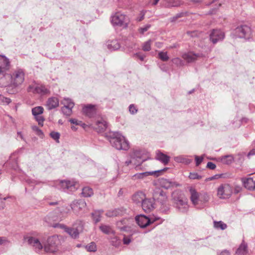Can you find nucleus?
Here are the masks:
<instances>
[{
  "instance_id": "1",
  "label": "nucleus",
  "mask_w": 255,
  "mask_h": 255,
  "mask_svg": "<svg viewBox=\"0 0 255 255\" xmlns=\"http://www.w3.org/2000/svg\"><path fill=\"white\" fill-rule=\"evenodd\" d=\"M12 80V84L7 87V91L10 94L17 92V87L20 85L24 80V73L22 69L15 71L12 75H10Z\"/></svg>"
},
{
  "instance_id": "2",
  "label": "nucleus",
  "mask_w": 255,
  "mask_h": 255,
  "mask_svg": "<svg viewBox=\"0 0 255 255\" xmlns=\"http://www.w3.org/2000/svg\"><path fill=\"white\" fill-rule=\"evenodd\" d=\"M110 142L112 146L118 150H127L129 148L128 141L119 132L113 134V137L110 138Z\"/></svg>"
},
{
  "instance_id": "3",
  "label": "nucleus",
  "mask_w": 255,
  "mask_h": 255,
  "mask_svg": "<svg viewBox=\"0 0 255 255\" xmlns=\"http://www.w3.org/2000/svg\"><path fill=\"white\" fill-rule=\"evenodd\" d=\"M111 21L114 26L126 28L128 26L129 19L124 13L121 12H117L111 16Z\"/></svg>"
},
{
  "instance_id": "4",
  "label": "nucleus",
  "mask_w": 255,
  "mask_h": 255,
  "mask_svg": "<svg viewBox=\"0 0 255 255\" xmlns=\"http://www.w3.org/2000/svg\"><path fill=\"white\" fill-rule=\"evenodd\" d=\"M57 210L60 213L59 216H56L54 213L51 212L44 217L43 221L47 223L48 226L51 227L53 224V222L62 221L66 217L67 213H63V210H61L60 208Z\"/></svg>"
},
{
  "instance_id": "5",
  "label": "nucleus",
  "mask_w": 255,
  "mask_h": 255,
  "mask_svg": "<svg viewBox=\"0 0 255 255\" xmlns=\"http://www.w3.org/2000/svg\"><path fill=\"white\" fill-rule=\"evenodd\" d=\"M59 243V239L57 236L49 237L47 239L46 244L44 246V250L47 253H54L56 251Z\"/></svg>"
},
{
  "instance_id": "6",
  "label": "nucleus",
  "mask_w": 255,
  "mask_h": 255,
  "mask_svg": "<svg viewBox=\"0 0 255 255\" xmlns=\"http://www.w3.org/2000/svg\"><path fill=\"white\" fill-rule=\"evenodd\" d=\"M10 67V61L5 56L0 55V76L10 77V75L6 73Z\"/></svg>"
},
{
  "instance_id": "7",
  "label": "nucleus",
  "mask_w": 255,
  "mask_h": 255,
  "mask_svg": "<svg viewBox=\"0 0 255 255\" xmlns=\"http://www.w3.org/2000/svg\"><path fill=\"white\" fill-rule=\"evenodd\" d=\"M232 188L229 184H222L217 189V196L221 199H228L232 195Z\"/></svg>"
},
{
  "instance_id": "8",
  "label": "nucleus",
  "mask_w": 255,
  "mask_h": 255,
  "mask_svg": "<svg viewBox=\"0 0 255 255\" xmlns=\"http://www.w3.org/2000/svg\"><path fill=\"white\" fill-rule=\"evenodd\" d=\"M78 184L73 180H61L59 184L60 188L65 192H74L78 188Z\"/></svg>"
},
{
  "instance_id": "9",
  "label": "nucleus",
  "mask_w": 255,
  "mask_h": 255,
  "mask_svg": "<svg viewBox=\"0 0 255 255\" xmlns=\"http://www.w3.org/2000/svg\"><path fill=\"white\" fill-rule=\"evenodd\" d=\"M153 198L154 200L160 203L162 206H166L167 197L166 193L159 188L155 189L153 193Z\"/></svg>"
},
{
  "instance_id": "10",
  "label": "nucleus",
  "mask_w": 255,
  "mask_h": 255,
  "mask_svg": "<svg viewBox=\"0 0 255 255\" xmlns=\"http://www.w3.org/2000/svg\"><path fill=\"white\" fill-rule=\"evenodd\" d=\"M252 33L251 28L246 25L238 26L235 30V34L240 38L249 37Z\"/></svg>"
},
{
  "instance_id": "11",
  "label": "nucleus",
  "mask_w": 255,
  "mask_h": 255,
  "mask_svg": "<svg viewBox=\"0 0 255 255\" xmlns=\"http://www.w3.org/2000/svg\"><path fill=\"white\" fill-rule=\"evenodd\" d=\"M166 169V168H164L163 169L157 170L154 171L145 172L142 173H136L133 176V178L134 180L143 179L144 177L149 175H153L157 177L160 175V173H162L163 171H164Z\"/></svg>"
},
{
  "instance_id": "12",
  "label": "nucleus",
  "mask_w": 255,
  "mask_h": 255,
  "mask_svg": "<svg viewBox=\"0 0 255 255\" xmlns=\"http://www.w3.org/2000/svg\"><path fill=\"white\" fill-rule=\"evenodd\" d=\"M224 37V33L219 29H213L210 35V40L214 44L223 40Z\"/></svg>"
},
{
  "instance_id": "13",
  "label": "nucleus",
  "mask_w": 255,
  "mask_h": 255,
  "mask_svg": "<svg viewBox=\"0 0 255 255\" xmlns=\"http://www.w3.org/2000/svg\"><path fill=\"white\" fill-rule=\"evenodd\" d=\"M108 124L107 122L102 118L97 120L93 128L98 132H103L107 129Z\"/></svg>"
},
{
  "instance_id": "14",
  "label": "nucleus",
  "mask_w": 255,
  "mask_h": 255,
  "mask_svg": "<svg viewBox=\"0 0 255 255\" xmlns=\"http://www.w3.org/2000/svg\"><path fill=\"white\" fill-rule=\"evenodd\" d=\"M24 239L25 241L27 242L29 245L32 246L38 251L43 248V246L38 239L32 237H25Z\"/></svg>"
},
{
  "instance_id": "15",
  "label": "nucleus",
  "mask_w": 255,
  "mask_h": 255,
  "mask_svg": "<svg viewBox=\"0 0 255 255\" xmlns=\"http://www.w3.org/2000/svg\"><path fill=\"white\" fill-rule=\"evenodd\" d=\"M202 54L197 53L196 54L193 52H189L188 53H184L182 57L188 63L193 62L198 59V58L201 57Z\"/></svg>"
},
{
  "instance_id": "16",
  "label": "nucleus",
  "mask_w": 255,
  "mask_h": 255,
  "mask_svg": "<svg viewBox=\"0 0 255 255\" xmlns=\"http://www.w3.org/2000/svg\"><path fill=\"white\" fill-rule=\"evenodd\" d=\"M135 221L141 228H145L151 223L150 220L146 216L142 215L136 216Z\"/></svg>"
},
{
  "instance_id": "17",
  "label": "nucleus",
  "mask_w": 255,
  "mask_h": 255,
  "mask_svg": "<svg viewBox=\"0 0 255 255\" xmlns=\"http://www.w3.org/2000/svg\"><path fill=\"white\" fill-rule=\"evenodd\" d=\"M59 99L55 97L49 98L46 104V107L48 110L50 111L59 106Z\"/></svg>"
},
{
  "instance_id": "18",
  "label": "nucleus",
  "mask_w": 255,
  "mask_h": 255,
  "mask_svg": "<svg viewBox=\"0 0 255 255\" xmlns=\"http://www.w3.org/2000/svg\"><path fill=\"white\" fill-rule=\"evenodd\" d=\"M143 210L146 212H150L154 208L153 201L150 199H144L141 204Z\"/></svg>"
},
{
  "instance_id": "19",
  "label": "nucleus",
  "mask_w": 255,
  "mask_h": 255,
  "mask_svg": "<svg viewBox=\"0 0 255 255\" xmlns=\"http://www.w3.org/2000/svg\"><path fill=\"white\" fill-rule=\"evenodd\" d=\"M189 192L190 194V199L192 203L194 205H197L198 204L199 201L200 200L199 193L193 188H191L190 189Z\"/></svg>"
},
{
  "instance_id": "20",
  "label": "nucleus",
  "mask_w": 255,
  "mask_h": 255,
  "mask_svg": "<svg viewBox=\"0 0 255 255\" xmlns=\"http://www.w3.org/2000/svg\"><path fill=\"white\" fill-rule=\"evenodd\" d=\"M244 186L249 190H254L255 188V181L253 178H243L242 179Z\"/></svg>"
},
{
  "instance_id": "21",
  "label": "nucleus",
  "mask_w": 255,
  "mask_h": 255,
  "mask_svg": "<svg viewBox=\"0 0 255 255\" xmlns=\"http://www.w3.org/2000/svg\"><path fill=\"white\" fill-rule=\"evenodd\" d=\"M175 204L176 205V208H177L181 212H186L188 208L187 200L186 198L180 200L179 202H178Z\"/></svg>"
},
{
  "instance_id": "22",
  "label": "nucleus",
  "mask_w": 255,
  "mask_h": 255,
  "mask_svg": "<svg viewBox=\"0 0 255 255\" xmlns=\"http://www.w3.org/2000/svg\"><path fill=\"white\" fill-rule=\"evenodd\" d=\"M145 198V195L142 192H137L133 195L132 200L134 203L137 204L142 203Z\"/></svg>"
},
{
  "instance_id": "23",
  "label": "nucleus",
  "mask_w": 255,
  "mask_h": 255,
  "mask_svg": "<svg viewBox=\"0 0 255 255\" xmlns=\"http://www.w3.org/2000/svg\"><path fill=\"white\" fill-rule=\"evenodd\" d=\"M106 45L110 50H116L120 47V44L117 40H109L106 42Z\"/></svg>"
},
{
  "instance_id": "24",
  "label": "nucleus",
  "mask_w": 255,
  "mask_h": 255,
  "mask_svg": "<svg viewBox=\"0 0 255 255\" xmlns=\"http://www.w3.org/2000/svg\"><path fill=\"white\" fill-rule=\"evenodd\" d=\"M66 232L73 239H76L79 237V232L77 227H74L73 226L71 228H66Z\"/></svg>"
},
{
  "instance_id": "25",
  "label": "nucleus",
  "mask_w": 255,
  "mask_h": 255,
  "mask_svg": "<svg viewBox=\"0 0 255 255\" xmlns=\"http://www.w3.org/2000/svg\"><path fill=\"white\" fill-rule=\"evenodd\" d=\"M83 112L89 117H92L96 113V109L94 106L89 105L83 109Z\"/></svg>"
},
{
  "instance_id": "26",
  "label": "nucleus",
  "mask_w": 255,
  "mask_h": 255,
  "mask_svg": "<svg viewBox=\"0 0 255 255\" xmlns=\"http://www.w3.org/2000/svg\"><path fill=\"white\" fill-rule=\"evenodd\" d=\"M33 93L44 95L49 94V90L45 86L41 85L40 86H35Z\"/></svg>"
},
{
  "instance_id": "27",
  "label": "nucleus",
  "mask_w": 255,
  "mask_h": 255,
  "mask_svg": "<svg viewBox=\"0 0 255 255\" xmlns=\"http://www.w3.org/2000/svg\"><path fill=\"white\" fill-rule=\"evenodd\" d=\"M172 199L174 204H176L180 200L185 198V196L179 191H175L173 192L172 194Z\"/></svg>"
},
{
  "instance_id": "28",
  "label": "nucleus",
  "mask_w": 255,
  "mask_h": 255,
  "mask_svg": "<svg viewBox=\"0 0 255 255\" xmlns=\"http://www.w3.org/2000/svg\"><path fill=\"white\" fill-rule=\"evenodd\" d=\"M159 184L160 186L165 189H169L173 186V183L168 179L165 178H161L159 180Z\"/></svg>"
},
{
  "instance_id": "29",
  "label": "nucleus",
  "mask_w": 255,
  "mask_h": 255,
  "mask_svg": "<svg viewBox=\"0 0 255 255\" xmlns=\"http://www.w3.org/2000/svg\"><path fill=\"white\" fill-rule=\"evenodd\" d=\"M238 255H245L247 254V245L243 242L236 251Z\"/></svg>"
},
{
  "instance_id": "30",
  "label": "nucleus",
  "mask_w": 255,
  "mask_h": 255,
  "mask_svg": "<svg viewBox=\"0 0 255 255\" xmlns=\"http://www.w3.org/2000/svg\"><path fill=\"white\" fill-rule=\"evenodd\" d=\"M156 159L161 161L164 164H167L169 161V157L161 152L157 153Z\"/></svg>"
},
{
  "instance_id": "31",
  "label": "nucleus",
  "mask_w": 255,
  "mask_h": 255,
  "mask_svg": "<svg viewBox=\"0 0 255 255\" xmlns=\"http://www.w3.org/2000/svg\"><path fill=\"white\" fill-rule=\"evenodd\" d=\"M131 157H132L133 158H134V160L136 162L139 161L140 162V164L143 161V160H141V151L138 150H133L132 153L131 154Z\"/></svg>"
},
{
  "instance_id": "32",
  "label": "nucleus",
  "mask_w": 255,
  "mask_h": 255,
  "mask_svg": "<svg viewBox=\"0 0 255 255\" xmlns=\"http://www.w3.org/2000/svg\"><path fill=\"white\" fill-rule=\"evenodd\" d=\"M100 229L103 233L106 234H112L114 235L115 234L114 231L109 226L102 225L100 226Z\"/></svg>"
},
{
  "instance_id": "33",
  "label": "nucleus",
  "mask_w": 255,
  "mask_h": 255,
  "mask_svg": "<svg viewBox=\"0 0 255 255\" xmlns=\"http://www.w3.org/2000/svg\"><path fill=\"white\" fill-rule=\"evenodd\" d=\"M103 213V211L102 210H97L95 211L93 213H92L93 219L95 223H97L100 221L101 215Z\"/></svg>"
},
{
  "instance_id": "34",
  "label": "nucleus",
  "mask_w": 255,
  "mask_h": 255,
  "mask_svg": "<svg viewBox=\"0 0 255 255\" xmlns=\"http://www.w3.org/2000/svg\"><path fill=\"white\" fill-rule=\"evenodd\" d=\"M214 227L217 229L224 230L227 228V225L222 221H214Z\"/></svg>"
},
{
  "instance_id": "35",
  "label": "nucleus",
  "mask_w": 255,
  "mask_h": 255,
  "mask_svg": "<svg viewBox=\"0 0 255 255\" xmlns=\"http://www.w3.org/2000/svg\"><path fill=\"white\" fill-rule=\"evenodd\" d=\"M165 4L167 6H178L181 4V1L180 0H165Z\"/></svg>"
},
{
  "instance_id": "36",
  "label": "nucleus",
  "mask_w": 255,
  "mask_h": 255,
  "mask_svg": "<svg viewBox=\"0 0 255 255\" xmlns=\"http://www.w3.org/2000/svg\"><path fill=\"white\" fill-rule=\"evenodd\" d=\"M234 160V157L232 155H226L222 157L221 161L226 164H230Z\"/></svg>"
},
{
  "instance_id": "37",
  "label": "nucleus",
  "mask_w": 255,
  "mask_h": 255,
  "mask_svg": "<svg viewBox=\"0 0 255 255\" xmlns=\"http://www.w3.org/2000/svg\"><path fill=\"white\" fill-rule=\"evenodd\" d=\"M82 194L84 197H90L93 194V189L89 187H85L82 189Z\"/></svg>"
},
{
  "instance_id": "38",
  "label": "nucleus",
  "mask_w": 255,
  "mask_h": 255,
  "mask_svg": "<svg viewBox=\"0 0 255 255\" xmlns=\"http://www.w3.org/2000/svg\"><path fill=\"white\" fill-rule=\"evenodd\" d=\"M44 109L41 106H38L32 109V114L35 117L43 113Z\"/></svg>"
},
{
  "instance_id": "39",
  "label": "nucleus",
  "mask_w": 255,
  "mask_h": 255,
  "mask_svg": "<svg viewBox=\"0 0 255 255\" xmlns=\"http://www.w3.org/2000/svg\"><path fill=\"white\" fill-rule=\"evenodd\" d=\"M61 104L64 105L63 107H68L69 108H73L74 106V103L71 99L68 98H64L62 101Z\"/></svg>"
},
{
  "instance_id": "40",
  "label": "nucleus",
  "mask_w": 255,
  "mask_h": 255,
  "mask_svg": "<svg viewBox=\"0 0 255 255\" xmlns=\"http://www.w3.org/2000/svg\"><path fill=\"white\" fill-rule=\"evenodd\" d=\"M127 220H123L117 222V226L122 231H127L128 227L126 225Z\"/></svg>"
},
{
  "instance_id": "41",
  "label": "nucleus",
  "mask_w": 255,
  "mask_h": 255,
  "mask_svg": "<svg viewBox=\"0 0 255 255\" xmlns=\"http://www.w3.org/2000/svg\"><path fill=\"white\" fill-rule=\"evenodd\" d=\"M125 164L126 166H128L129 165H132L133 166H135L136 168H137L139 165H140V162L139 161L136 162L134 158L131 157V159L129 160H127L125 162Z\"/></svg>"
},
{
  "instance_id": "42",
  "label": "nucleus",
  "mask_w": 255,
  "mask_h": 255,
  "mask_svg": "<svg viewBox=\"0 0 255 255\" xmlns=\"http://www.w3.org/2000/svg\"><path fill=\"white\" fill-rule=\"evenodd\" d=\"M85 248L89 252H95L97 251V247L95 243L91 242L85 246Z\"/></svg>"
},
{
  "instance_id": "43",
  "label": "nucleus",
  "mask_w": 255,
  "mask_h": 255,
  "mask_svg": "<svg viewBox=\"0 0 255 255\" xmlns=\"http://www.w3.org/2000/svg\"><path fill=\"white\" fill-rule=\"evenodd\" d=\"M175 160L177 162L184 163L186 164H188L190 163L192 161L191 159L185 158L182 156L176 157H175Z\"/></svg>"
},
{
  "instance_id": "44",
  "label": "nucleus",
  "mask_w": 255,
  "mask_h": 255,
  "mask_svg": "<svg viewBox=\"0 0 255 255\" xmlns=\"http://www.w3.org/2000/svg\"><path fill=\"white\" fill-rule=\"evenodd\" d=\"M110 240L112 245L114 246L117 247L121 244L120 240L116 236L111 237Z\"/></svg>"
},
{
  "instance_id": "45",
  "label": "nucleus",
  "mask_w": 255,
  "mask_h": 255,
  "mask_svg": "<svg viewBox=\"0 0 255 255\" xmlns=\"http://www.w3.org/2000/svg\"><path fill=\"white\" fill-rule=\"evenodd\" d=\"M121 211L119 209H115L113 211H109L106 213L108 217H111L113 216H117L121 215Z\"/></svg>"
},
{
  "instance_id": "46",
  "label": "nucleus",
  "mask_w": 255,
  "mask_h": 255,
  "mask_svg": "<svg viewBox=\"0 0 255 255\" xmlns=\"http://www.w3.org/2000/svg\"><path fill=\"white\" fill-rule=\"evenodd\" d=\"M73 108H69L68 107H62L61 108V111L63 114L66 116H69L72 114V109Z\"/></svg>"
},
{
  "instance_id": "47",
  "label": "nucleus",
  "mask_w": 255,
  "mask_h": 255,
  "mask_svg": "<svg viewBox=\"0 0 255 255\" xmlns=\"http://www.w3.org/2000/svg\"><path fill=\"white\" fill-rule=\"evenodd\" d=\"M152 41L148 40L146 42H144L142 46V50L144 51H148L151 49V44Z\"/></svg>"
},
{
  "instance_id": "48",
  "label": "nucleus",
  "mask_w": 255,
  "mask_h": 255,
  "mask_svg": "<svg viewBox=\"0 0 255 255\" xmlns=\"http://www.w3.org/2000/svg\"><path fill=\"white\" fill-rule=\"evenodd\" d=\"M159 58L163 61H167L169 59L167 52H160L158 53Z\"/></svg>"
},
{
  "instance_id": "49",
  "label": "nucleus",
  "mask_w": 255,
  "mask_h": 255,
  "mask_svg": "<svg viewBox=\"0 0 255 255\" xmlns=\"http://www.w3.org/2000/svg\"><path fill=\"white\" fill-rule=\"evenodd\" d=\"M50 135L51 138L54 139L57 142H59V139L60 138V134L58 132L52 131L50 133Z\"/></svg>"
},
{
  "instance_id": "50",
  "label": "nucleus",
  "mask_w": 255,
  "mask_h": 255,
  "mask_svg": "<svg viewBox=\"0 0 255 255\" xmlns=\"http://www.w3.org/2000/svg\"><path fill=\"white\" fill-rule=\"evenodd\" d=\"M35 120L37 121L38 125L41 126H43V122L45 120L44 117L42 116H35Z\"/></svg>"
},
{
  "instance_id": "51",
  "label": "nucleus",
  "mask_w": 255,
  "mask_h": 255,
  "mask_svg": "<svg viewBox=\"0 0 255 255\" xmlns=\"http://www.w3.org/2000/svg\"><path fill=\"white\" fill-rule=\"evenodd\" d=\"M80 205L78 200L74 201L71 204V207L73 210H76L77 209H80V207L78 206Z\"/></svg>"
},
{
  "instance_id": "52",
  "label": "nucleus",
  "mask_w": 255,
  "mask_h": 255,
  "mask_svg": "<svg viewBox=\"0 0 255 255\" xmlns=\"http://www.w3.org/2000/svg\"><path fill=\"white\" fill-rule=\"evenodd\" d=\"M189 178L191 179H200L202 178V176L198 175L197 173H190Z\"/></svg>"
},
{
  "instance_id": "53",
  "label": "nucleus",
  "mask_w": 255,
  "mask_h": 255,
  "mask_svg": "<svg viewBox=\"0 0 255 255\" xmlns=\"http://www.w3.org/2000/svg\"><path fill=\"white\" fill-rule=\"evenodd\" d=\"M173 63L177 66H182L183 65V61L179 58H175L172 60Z\"/></svg>"
},
{
  "instance_id": "54",
  "label": "nucleus",
  "mask_w": 255,
  "mask_h": 255,
  "mask_svg": "<svg viewBox=\"0 0 255 255\" xmlns=\"http://www.w3.org/2000/svg\"><path fill=\"white\" fill-rule=\"evenodd\" d=\"M0 100L3 104L6 105L9 104L11 102V100L9 98H5L1 95H0Z\"/></svg>"
},
{
  "instance_id": "55",
  "label": "nucleus",
  "mask_w": 255,
  "mask_h": 255,
  "mask_svg": "<svg viewBox=\"0 0 255 255\" xmlns=\"http://www.w3.org/2000/svg\"><path fill=\"white\" fill-rule=\"evenodd\" d=\"M185 15V14L183 12L177 13L176 15H175L174 16H173L170 18V21L171 22H175L178 18L183 17Z\"/></svg>"
},
{
  "instance_id": "56",
  "label": "nucleus",
  "mask_w": 255,
  "mask_h": 255,
  "mask_svg": "<svg viewBox=\"0 0 255 255\" xmlns=\"http://www.w3.org/2000/svg\"><path fill=\"white\" fill-rule=\"evenodd\" d=\"M185 15V14L183 12L177 13L176 15H175L174 16H173L170 18V21L171 22H175L178 18L183 17Z\"/></svg>"
},
{
  "instance_id": "57",
  "label": "nucleus",
  "mask_w": 255,
  "mask_h": 255,
  "mask_svg": "<svg viewBox=\"0 0 255 255\" xmlns=\"http://www.w3.org/2000/svg\"><path fill=\"white\" fill-rule=\"evenodd\" d=\"M185 15V14L183 12L177 13L176 15H175L174 16H173L170 18V21L171 22H175L178 18L183 17Z\"/></svg>"
},
{
  "instance_id": "58",
  "label": "nucleus",
  "mask_w": 255,
  "mask_h": 255,
  "mask_svg": "<svg viewBox=\"0 0 255 255\" xmlns=\"http://www.w3.org/2000/svg\"><path fill=\"white\" fill-rule=\"evenodd\" d=\"M51 227H52L54 228H59L61 229H64L65 230V232H66V229L68 228L65 225L62 224H59V223H55L53 224Z\"/></svg>"
},
{
  "instance_id": "59",
  "label": "nucleus",
  "mask_w": 255,
  "mask_h": 255,
  "mask_svg": "<svg viewBox=\"0 0 255 255\" xmlns=\"http://www.w3.org/2000/svg\"><path fill=\"white\" fill-rule=\"evenodd\" d=\"M209 200V197L206 193H204L200 197V200L204 203L207 202Z\"/></svg>"
},
{
  "instance_id": "60",
  "label": "nucleus",
  "mask_w": 255,
  "mask_h": 255,
  "mask_svg": "<svg viewBox=\"0 0 255 255\" xmlns=\"http://www.w3.org/2000/svg\"><path fill=\"white\" fill-rule=\"evenodd\" d=\"M150 27V24H147L143 27H141L139 29V31L140 33L143 34L144 32L146 31Z\"/></svg>"
},
{
  "instance_id": "61",
  "label": "nucleus",
  "mask_w": 255,
  "mask_h": 255,
  "mask_svg": "<svg viewBox=\"0 0 255 255\" xmlns=\"http://www.w3.org/2000/svg\"><path fill=\"white\" fill-rule=\"evenodd\" d=\"M187 34L190 37H195L198 35V32L197 31H188Z\"/></svg>"
},
{
  "instance_id": "62",
  "label": "nucleus",
  "mask_w": 255,
  "mask_h": 255,
  "mask_svg": "<svg viewBox=\"0 0 255 255\" xmlns=\"http://www.w3.org/2000/svg\"><path fill=\"white\" fill-rule=\"evenodd\" d=\"M129 111L131 114H134L137 112V110L133 105H130L129 107Z\"/></svg>"
},
{
  "instance_id": "63",
  "label": "nucleus",
  "mask_w": 255,
  "mask_h": 255,
  "mask_svg": "<svg viewBox=\"0 0 255 255\" xmlns=\"http://www.w3.org/2000/svg\"><path fill=\"white\" fill-rule=\"evenodd\" d=\"M146 11L142 10L140 12L139 16L137 18V21H140L144 19Z\"/></svg>"
},
{
  "instance_id": "64",
  "label": "nucleus",
  "mask_w": 255,
  "mask_h": 255,
  "mask_svg": "<svg viewBox=\"0 0 255 255\" xmlns=\"http://www.w3.org/2000/svg\"><path fill=\"white\" fill-rule=\"evenodd\" d=\"M131 242V239L130 237L124 236L123 239L124 244L125 245L129 244Z\"/></svg>"
}]
</instances>
